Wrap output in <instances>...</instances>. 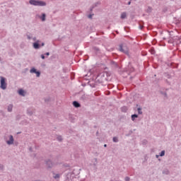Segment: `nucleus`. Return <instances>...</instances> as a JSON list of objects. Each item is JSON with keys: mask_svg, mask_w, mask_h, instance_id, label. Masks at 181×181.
Instances as JSON below:
<instances>
[{"mask_svg": "<svg viewBox=\"0 0 181 181\" xmlns=\"http://www.w3.org/2000/svg\"><path fill=\"white\" fill-rule=\"evenodd\" d=\"M29 4L32 6H47V3L45 1H40V0H30L29 1Z\"/></svg>", "mask_w": 181, "mask_h": 181, "instance_id": "nucleus-1", "label": "nucleus"}, {"mask_svg": "<svg viewBox=\"0 0 181 181\" xmlns=\"http://www.w3.org/2000/svg\"><path fill=\"white\" fill-rule=\"evenodd\" d=\"M0 79H1V81H0V83H1L0 88L4 90H6L7 83L6 81V78L3 76H0Z\"/></svg>", "mask_w": 181, "mask_h": 181, "instance_id": "nucleus-2", "label": "nucleus"}, {"mask_svg": "<svg viewBox=\"0 0 181 181\" xmlns=\"http://www.w3.org/2000/svg\"><path fill=\"white\" fill-rule=\"evenodd\" d=\"M119 51L127 54H128V48L125 45H119Z\"/></svg>", "mask_w": 181, "mask_h": 181, "instance_id": "nucleus-3", "label": "nucleus"}, {"mask_svg": "<svg viewBox=\"0 0 181 181\" xmlns=\"http://www.w3.org/2000/svg\"><path fill=\"white\" fill-rule=\"evenodd\" d=\"M13 141H14L13 136H10V140L7 141V144H9V145L13 144Z\"/></svg>", "mask_w": 181, "mask_h": 181, "instance_id": "nucleus-4", "label": "nucleus"}, {"mask_svg": "<svg viewBox=\"0 0 181 181\" xmlns=\"http://www.w3.org/2000/svg\"><path fill=\"white\" fill-rule=\"evenodd\" d=\"M33 47L35 49H38L40 48L39 41L37 42L33 43Z\"/></svg>", "mask_w": 181, "mask_h": 181, "instance_id": "nucleus-5", "label": "nucleus"}, {"mask_svg": "<svg viewBox=\"0 0 181 181\" xmlns=\"http://www.w3.org/2000/svg\"><path fill=\"white\" fill-rule=\"evenodd\" d=\"M18 94H19L20 95L25 96V90H23V89H20V90H18Z\"/></svg>", "mask_w": 181, "mask_h": 181, "instance_id": "nucleus-6", "label": "nucleus"}, {"mask_svg": "<svg viewBox=\"0 0 181 181\" xmlns=\"http://www.w3.org/2000/svg\"><path fill=\"white\" fill-rule=\"evenodd\" d=\"M73 105H74V106L75 107H80V103H78V102H77V101H74L73 102Z\"/></svg>", "mask_w": 181, "mask_h": 181, "instance_id": "nucleus-7", "label": "nucleus"}, {"mask_svg": "<svg viewBox=\"0 0 181 181\" xmlns=\"http://www.w3.org/2000/svg\"><path fill=\"white\" fill-rule=\"evenodd\" d=\"M41 20L43 22L45 21V20H46V14L45 13H42V17H41Z\"/></svg>", "mask_w": 181, "mask_h": 181, "instance_id": "nucleus-8", "label": "nucleus"}, {"mask_svg": "<svg viewBox=\"0 0 181 181\" xmlns=\"http://www.w3.org/2000/svg\"><path fill=\"white\" fill-rule=\"evenodd\" d=\"M127 17V13H122V15H121V18L122 19H125Z\"/></svg>", "mask_w": 181, "mask_h": 181, "instance_id": "nucleus-9", "label": "nucleus"}, {"mask_svg": "<svg viewBox=\"0 0 181 181\" xmlns=\"http://www.w3.org/2000/svg\"><path fill=\"white\" fill-rule=\"evenodd\" d=\"M12 110H13V105H9L8 106V112H12Z\"/></svg>", "mask_w": 181, "mask_h": 181, "instance_id": "nucleus-10", "label": "nucleus"}, {"mask_svg": "<svg viewBox=\"0 0 181 181\" xmlns=\"http://www.w3.org/2000/svg\"><path fill=\"white\" fill-rule=\"evenodd\" d=\"M30 73L31 74H36L37 73V69L35 68H33L30 69Z\"/></svg>", "mask_w": 181, "mask_h": 181, "instance_id": "nucleus-11", "label": "nucleus"}, {"mask_svg": "<svg viewBox=\"0 0 181 181\" xmlns=\"http://www.w3.org/2000/svg\"><path fill=\"white\" fill-rule=\"evenodd\" d=\"M138 117V115L134 114V115H132V119L134 121L135 118H137Z\"/></svg>", "mask_w": 181, "mask_h": 181, "instance_id": "nucleus-12", "label": "nucleus"}, {"mask_svg": "<svg viewBox=\"0 0 181 181\" xmlns=\"http://www.w3.org/2000/svg\"><path fill=\"white\" fill-rule=\"evenodd\" d=\"M35 74H36V76L37 77H40V71H37Z\"/></svg>", "mask_w": 181, "mask_h": 181, "instance_id": "nucleus-13", "label": "nucleus"}, {"mask_svg": "<svg viewBox=\"0 0 181 181\" xmlns=\"http://www.w3.org/2000/svg\"><path fill=\"white\" fill-rule=\"evenodd\" d=\"M160 156H165V151H162Z\"/></svg>", "mask_w": 181, "mask_h": 181, "instance_id": "nucleus-14", "label": "nucleus"}, {"mask_svg": "<svg viewBox=\"0 0 181 181\" xmlns=\"http://www.w3.org/2000/svg\"><path fill=\"white\" fill-rule=\"evenodd\" d=\"M113 141L114 142H117L118 141V139L117 137H113Z\"/></svg>", "mask_w": 181, "mask_h": 181, "instance_id": "nucleus-15", "label": "nucleus"}, {"mask_svg": "<svg viewBox=\"0 0 181 181\" xmlns=\"http://www.w3.org/2000/svg\"><path fill=\"white\" fill-rule=\"evenodd\" d=\"M138 112L139 115H141L142 114V112L141 111V109L140 108H138Z\"/></svg>", "mask_w": 181, "mask_h": 181, "instance_id": "nucleus-16", "label": "nucleus"}, {"mask_svg": "<svg viewBox=\"0 0 181 181\" xmlns=\"http://www.w3.org/2000/svg\"><path fill=\"white\" fill-rule=\"evenodd\" d=\"M47 164L48 165H49L52 164V163L51 160H49V161L47 162Z\"/></svg>", "mask_w": 181, "mask_h": 181, "instance_id": "nucleus-17", "label": "nucleus"}, {"mask_svg": "<svg viewBox=\"0 0 181 181\" xmlns=\"http://www.w3.org/2000/svg\"><path fill=\"white\" fill-rule=\"evenodd\" d=\"M41 58H42V59H45V56L44 54H42V55H41Z\"/></svg>", "mask_w": 181, "mask_h": 181, "instance_id": "nucleus-18", "label": "nucleus"}, {"mask_svg": "<svg viewBox=\"0 0 181 181\" xmlns=\"http://www.w3.org/2000/svg\"><path fill=\"white\" fill-rule=\"evenodd\" d=\"M125 180H126V181H129V177H125Z\"/></svg>", "mask_w": 181, "mask_h": 181, "instance_id": "nucleus-19", "label": "nucleus"}, {"mask_svg": "<svg viewBox=\"0 0 181 181\" xmlns=\"http://www.w3.org/2000/svg\"><path fill=\"white\" fill-rule=\"evenodd\" d=\"M59 175L57 174L56 176L54 177V178H59Z\"/></svg>", "mask_w": 181, "mask_h": 181, "instance_id": "nucleus-20", "label": "nucleus"}, {"mask_svg": "<svg viewBox=\"0 0 181 181\" xmlns=\"http://www.w3.org/2000/svg\"><path fill=\"white\" fill-rule=\"evenodd\" d=\"M58 140H59V141H62V136H59V137H58Z\"/></svg>", "mask_w": 181, "mask_h": 181, "instance_id": "nucleus-21", "label": "nucleus"}, {"mask_svg": "<svg viewBox=\"0 0 181 181\" xmlns=\"http://www.w3.org/2000/svg\"><path fill=\"white\" fill-rule=\"evenodd\" d=\"M46 55H47V56H49V55H50V53H49V52H47V53H46Z\"/></svg>", "mask_w": 181, "mask_h": 181, "instance_id": "nucleus-22", "label": "nucleus"}, {"mask_svg": "<svg viewBox=\"0 0 181 181\" xmlns=\"http://www.w3.org/2000/svg\"><path fill=\"white\" fill-rule=\"evenodd\" d=\"M45 46V43H42V47H44Z\"/></svg>", "mask_w": 181, "mask_h": 181, "instance_id": "nucleus-23", "label": "nucleus"}, {"mask_svg": "<svg viewBox=\"0 0 181 181\" xmlns=\"http://www.w3.org/2000/svg\"><path fill=\"white\" fill-rule=\"evenodd\" d=\"M88 18H91V15H89V16H88Z\"/></svg>", "mask_w": 181, "mask_h": 181, "instance_id": "nucleus-24", "label": "nucleus"}, {"mask_svg": "<svg viewBox=\"0 0 181 181\" xmlns=\"http://www.w3.org/2000/svg\"><path fill=\"white\" fill-rule=\"evenodd\" d=\"M131 4V2L129 1V3H128V5H130Z\"/></svg>", "mask_w": 181, "mask_h": 181, "instance_id": "nucleus-25", "label": "nucleus"}, {"mask_svg": "<svg viewBox=\"0 0 181 181\" xmlns=\"http://www.w3.org/2000/svg\"><path fill=\"white\" fill-rule=\"evenodd\" d=\"M104 146H105V147H107V144H105Z\"/></svg>", "mask_w": 181, "mask_h": 181, "instance_id": "nucleus-26", "label": "nucleus"}, {"mask_svg": "<svg viewBox=\"0 0 181 181\" xmlns=\"http://www.w3.org/2000/svg\"><path fill=\"white\" fill-rule=\"evenodd\" d=\"M156 157H157V158H158V155H156Z\"/></svg>", "mask_w": 181, "mask_h": 181, "instance_id": "nucleus-27", "label": "nucleus"}, {"mask_svg": "<svg viewBox=\"0 0 181 181\" xmlns=\"http://www.w3.org/2000/svg\"><path fill=\"white\" fill-rule=\"evenodd\" d=\"M49 166V168H51V165H48Z\"/></svg>", "mask_w": 181, "mask_h": 181, "instance_id": "nucleus-28", "label": "nucleus"}]
</instances>
